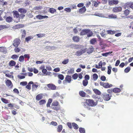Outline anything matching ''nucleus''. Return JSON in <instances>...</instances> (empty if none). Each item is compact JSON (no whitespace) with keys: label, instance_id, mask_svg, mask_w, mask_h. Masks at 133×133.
I'll list each match as a JSON object with an SVG mask.
<instances>
[{"label":"nucleus","instance_id":"nucleus-12","mask_svg":"<svg viewBox=\"0 0 133 133\" xmlns=\"http://www.w3.org/2000/svg\"><path fill=\"white\" fill-rule=\"evenodd\" d=\"M111 96L109 94H105L103 95V98L105 101H108L110 99Z\"/></svg>","mask_w":133,"mask_h":133},{"label":"nucleus","instance_id":"nucleus-45","mask_svg":"<svg viewBox=\"0 0 133 133\" xmlns=\"http://www.w3.org/2000/svg\"><path fill=\"white\" fill-rule=\"evenodd\" d=\"M45 34H37L36 35L38 36V38H41L45 36Z\"/></svg>","mask_w":133,"mask_h":133},{"label":"nucleus","instance_id":"nucleus-5","mask_svg":"<svg viewBox=\"0 0 133 133\" xmlns=\"http://www.w3.org/2000/svg\"><path fill=\"white\" fill-rule=\"evenodd\" d=\"M72 81L71 76L67 75L65 77V79L63 81V83L64 84H66L68 83H70Z\"/></svg>","mask_w":133,"mask_h":133},{"label":"nucleus","instance_id":"nucleus-41","mask_svg":"<svg viewBox=\"0 0 133 133\" xmlns=\"http://www.w3.org/2000/svg\"><path fill=\"white\" fill-rule=\"evenodd\" d=\"M96 42V38H93L90 40V43L92 44H94Z\"/></svg>","mask_w":133,"mask_h":133},{"label":"nucleus","instance_id":"nucleus-16","mask_svg":"<svg viewBox=\"0 0 133 133\" xmlns=\"http://www.w3.org/2000/svg\"><path fill=\"white\" fill-rule=\"evenodd\" d=\"M12 12L13 14L14 17L18 18L19 17V15L17 11H12Z\"/></svg>","mask_w":133,"mask_h":133},{"label":"nucleus","instance_id":"nucleus-26","mask_svg":"<svg viewBox=\"0 0 133 133\" xmlns=\"http://www.w3.org/2000/svg\"><path fill=\"white\" fill-rule=\"evenodd\" d=\"M12 20V18L11 16L7 17L5 19L6 21L8 23L11 22Z\"/></svg>","mask_w":133,"mask_h":133},{"label":"nucleus","instance_id":"nucleus-27","mask_svg":"<svg viewBox=\"0 0 133 133\" xmlns=\"http://www.w3.org/2000/svg\"><path fill=\"white\" fill-rule=\"evenodd\" d=\"M86 11V9L85 6L79 9V12L80 13H84Z\"/></svg>","mask_w":133,"mask_h":133},{"label":"nucleus","instance_id":"nucleus-4","mask_svg":"<svg viewBox=\"0 0 133 133\" xmlns=\"http://www.w3.org/2000/svg\"><path fill=\"white\" fill-rule=\"evenodd\" d=\"M100 84L101 86H103L105 88H110L112 87L113 86L111 84H109L108 82L104 83L101 82H100Z\"/></svg>","mask_w":133,"mask_h":133},{"label":"nucleus","instance_id":"nucleus-50","mask_svg":"<svg viewBox=\"0 0 133 133\" xmlns=\"http://www.w3.org/2000/svg\"><path fill=\"white\" fill-rule=\"evenodd\" d=\"M24 60V58L23 56L22 55L20 56L19 58V61L20 62H23Z\"/></svg>","mask_w":133,"mask_h":133},{"label":"nucleus","instance_id":"nucleus-32","mask_svg":"<svg viewBox=\"0 0 133 133\" xmlns=\"http://www.w3.org/2000/svg\"><path fill=\"white\" fill-rule=\"evenodd\" d=\"M52 102V99L51 98H49L48 100V102L46 104V106L47 107H50L51 103Z\"/></svg>","mask_w":133,"mask_h":133},{"label":"nucleus","instance_id":"nucleus-52","mask_svg":"<svg viewBox=\"0 0 133 133\" xmlns=\"http://www.w3.org/2000/svg\"><path fill=\"white\" fill-rule=\"evenodd\" d=\"M129 11L128 9L125 10L124 11V14L126 16H127L129 13Z\"/></svg>","mask_w":133,"mask_h":133},{"label":"nucleus","instance_id":"nucleus-7","mask_svg":"<svg viewBox=\"0 0 133 133\" xmlns=\"http://www.w3.org/2000/svg\"><path fill=\"white\" fill-rule=\"evenodd\" d=\"M71 46L72 48L77 49L83 48L84 47L83 45H81L73 44L71 45Z\"/></svg>","mask_w":133,"mask_h":133},{"label":"nucleus","instance_id":"nucleus-47","mask_svg":"<svg viewBox=\"0 0 133 133\" xmlns=\"http://www.w3.org/2000/svg\"><path fill=\"white\" fill-rule=\"evenodd\" d=\"M79 131L81 133H85V130L84 128H79Z\"/></svg>","mask_w":133,"mask_h":133},{"label":"nucleus","instance_id":"nucleus-6","mask_svg":"<svg viewBox=\"0 0 133 133\" xmlns=\"http://www.w3.org/2000/svg\"><path fill=\"white\" fill-rule=\"evenodd\" d=\"M87 48H85L83 49H81L80 50L77 51L75 54V55L77 56H80L86 51Z\"/></svg>","mask_w":133,"mask_h":133},{"label":"nucleus","instance_id":"nucleus-29","mask_svg":"<svg viewBox=\"0 0 133 133\" xmlns=\"http://www.w3.org/2000/svg\"><path fill=\"white\" fill-rule=\"evenodd\" d=\"M63 129V126L62 125H59L57 128V131L58 132H60Z\"/></svg>","mask_w":133,"mask_h":133},{"label":"nucleus","instance_id":"nucleus-42","mask_svg":"<svg viewBox=\"0 0 133 133\" xmlns=\"http://www.w3.org/2000/svg\"><path fill=\"white\" fill-rule=\"evenodd\" d=\"M78 77V74L77 73H75L72 76L73 79L74 80L77 79Z\"/></svg>","mask_w":133,"mask_h":133},{"label":"nucleus","instance_id":"nucleus-18","mask_svg":"<svg viewBox=\"0 0 133 133\" xmlns=\"http://www.w3.org/2000/svg\"><path fill=\"white\" fill-rule=\"evenodd\" d=\"M72 39L74 42H78L79 41L80 38L79 36H75L73 37Z\"/></svg>","mask_w":133,"mask_h":133},{"label":"nucleus","instance_id":"nucleus-49","mask_svg":"<svg viewBox=\"0 0 133 133\" xmlns=\"http://www.w3.org/2000/svg\"><path fill=\"white\" fill-rule=\"evenodd\" d=\"M131 69L130 68V67H128L126 68L124 70V71L125 72L127 73L129 72L130 70Z\"/></svg>","mask_w":133,"mask_h":133},{"label":"nucleus","instance_id":"nucleus-31","mask_svg":"<svg viewBox=\"0 0 133 133\" xmlns=\"http://www.w3.org/2000/svg\"><path fill=\"white\" fill-rule=\"evenodd\" d=\"M74 69L73 68H71L67 72L68 74L71 75L74 73Z\"/></svg>","mask_w":133,"mask_h":133},{"label":"nucleus","instance_id":"nucleus-56","mask_svg":"<svg viewBox=\"0 0 133 133\" xmlns=\"http://www.w3.org/2000/svg\"><path fill=\"white\" fill-rule=\"evenodd\" d=\"M103 81H105L106 80V78L104 76H102L100 78Z\"/></svg>","mask_w":133,"mask_h":133},{"label":"nucleus","instance_id":"nucleus-35","mask_svg":"<svg viewBox=\"0 0 133 133\" xmlns=\"http://www.w3.org/2000/svg\"><path fill=\"white\" fill-rule=\"evenodd\" d=\"M83 106L85 108H87L89 110H90V108L89 105H88V104L87 103V102H83Z\"/></svg>","mask_w":133,"mask_h":133},{"label":"nucleus","instance_id":"nucleus-11","mask_svg":"<svg viewBox=\"0 0 133 133\" xmlns=\"http://www.w3.org/2000/svg\"><path fill=\"white\" fill-rule=\"evenodd\" d=\"M5 84L7 86L10 88H12L13 86V84L11 81L9 79H7L6 81Z\"/></svg>","mask_w":133,"mask_h":133},{"label":"nucleus","instance_id":"nucleus-19","mask_svg":"<svg viewBox=\"0 0 133 133\" xmlns=\"http://www.w3.org/2000/svg\"><path fill=\"white\" fill-rule=\"evenodd\" d=\"M79 96L82 97H85L86 96V93L83 91H80L79 92Z\"/></svg>","mask_w":133,"mask_h":133},{"label":"nucleus","instance_id":"nucleus-24","mask_svg":"<svg viewBox=\"0 0 133 133\" xmlns=\"http://www.w3.org/2000/svg\"><path fill=\"white\" fill-rule=\"evenodd\" d=\"M19 12L21 13L25 14L26 12V10L24 9L21 8L18 10Z\"/></svg>","mask_w":133,"mask_h":133},{"label":"nucleus","instance_id":"nucleus-62","mask_svg":"<svg viewBox=\"0 0 133 133\" xmlns=\"http://www.w3.org/2000/svg\"><path fill=\"white\" fill-rule=\"evenodd\" d=\"M24 58H26L29 60L30 58V56L29 54H25L23 56Z\"/></svg>","mask_w":133,"mask_h":133},{"label":"nucleus","instance_id":"nucleus-43","mask_svg":"<svg viewBox=\"0 0 133 133\" xmlns=\"http://www.w3.org/2000/svg\"><path fill=\"white\" fill-rule=\"evenodd\" d=\"M57 77L58 79L61 80H63L64 79V76L62 74H59L58 75Z\"/></svg>","mask_w":133,"mask_h":133},{"label":"nucleus","instance_id":"nucleus-64","mask_svg":"<svg viewBox=\"0 0 133 133\" xmlns=\"http://www.w3.org/2000/svg\"><path fill=\"white\" fill-rule=\"evenodd\" d=\"M42 15H37L36 16V18L39 19H42Z\"/></svg>","mask_w":133,"mask_h":133},{"label":"nucleus","instance_id":"nucleus-14","mask_svg":"<svg viewBox=\"0 0 133 133\" xmlns=\"http://www.w3.org/2000/svg\"><path fill=\"white\" fill-rule=\"evenodd\" d=\"M119 31V30H108L106 31L108 34L111 35H113L116 33L118 32Z\"/></svg>","mask_w":133,"mask_h":133},{"label":"nucleus","instance_id":"nucleus-59","mask_svg":"<svg viewBox=\"0 0 133 133\" xmlns=\"http://www.w3.org/2000/svg\"><path fill=\"white\" fill-rule=\"evenodd\" d=\"M17 77L18 78L20 79H24L25 78V77L24 76H21L20 75H18Z\"/></svg>","mask_w":133,"mask_h":133},{"label":"nucleus","instance_id":"nucleus-39","mask_svg":"<svg viewBox=\"0 0 133 133\" xmlns=\"http://www.w3.org/2000/svg\"><path fill=\"white\" fill-rule=\"evenodd\" d=\"M72 125L74 128L75 129H77L78 128V126L75 123H72Z\"/></svg>","mask_w":133,"mask_h":133},{"label":"nucleus","instance_id":"nucleus-23","mask_svg":"<svg viewBox=\"0 0 133 133\" xmlns=\"http://www.w3.org/2000/svg\"><path fill=\"white\" fill-rule=\"evenodd\" d=\"M0 51L3 53H6V48L4 47H0Z\"/></svg>","mask_w":133,"mask_h":133},{"label":"nucleus","instance_id":"nucleus-15","mask_svg":"<svg viewBox=\"0 0 133 133\" xmlns=\"http://www.w3.org/2000/svg\"><path fill=\"white\" fill-rule=\"evenodd\" d=\"M43 95L42 94H40L37 95L36 96V99L37 101H39L43 98Z\"/></svg>","mask_w":133,"mask_h":133},{"label":"nucleus","instance_id":"nucleus-33","mask_svg":"<svg viewBox=\"0 0 133 133\" xmlns=\"http://www.w3.org/2000/svg\"><path fill=\"white\" fill-rule=\"evenodd\" d=\"M33 38V37L32 36H29L25 38V41L28 42L31 39H32Z\"/></svg>","mask_w":133,"mask_h":133},{"label":"nucleus","instance_id":"nucleus-21","mask_svg":"<svg viewBox=\"0 0 133 133\" xmlns=\"http://www.w3.org/2000/svg\"><path fill=\"white\" fill-rule=\"evenodd\" d=\"M112 91L115 93H119L121 92V90L120 88H115L113 89Z\"/></svg>","mask_w":133,"mask_h":133},{"label":"nucleus","instance_id":"nucleus-37","mask_svg":"<svg viewBox=\"0 0 133 133\" xmlns=\"http://www.w3.org/2000/svg\"><path fill=\"white\" fill-rule=\"evenodd\" d=\"M46 101L45 100L42 99L40 100L39 103L40 105H41L45 104L46 103Z\"/></svg>","mask_w":133,"mask_h":133},{"label":"nucleus","instance_id":"nucleus-22","mask_svg":"<svg viewBox=\"0 0 133 133\" xmlns=\"http://www.w3.org/2000/svg\"><path fill=\"white\" fill-rule=\"evenodd\" d=\"M132 3V2H127L125 3L124 6L128 8H131Z\"/></svg>","mask_w":133,"mask_h":133},{"label":"nucleus","instance_id":"nucleus-34","mask_svg":"<svg viewBox=\"0 0 133 133\" xmlns=\"http://www.w3.org/2000/svg\"><path fill=\"white\" fill-rule=\"evenodd\" d=\"M93 79L94 81L96 80L98 78V75L96 74H94L93 75Z\"/></svg>","mask_w":133,"mask_h":133},{"label":"nucleus","instance_id":"nucleus-20","mask_svg":"<svg viewBox=\"0 0 133 133\" xmlns=\"http://www.w3.org/2000/svg\"><path fill=\"white\" fill-rule=\"evenodd\" d=\"M16 64V62L13 60L11 61L9 63V65L10 67L14 66Z\"/></svg>","mask_w":133,"mask_h":133},{"label":"nucleus","instance_id":"nucleus-38","mask_svg":"<svg viewBox=\"0 0 133 133\" xmlns=\"http://www.w3.org/2000/svg\"><path fill=\"white\" fill-rule=\"evenodd\" d=\"M32 89L33 90H35L37 88L38 86V85L35 84H32Z\"/></svg>","mask_w":133,"mask_h":133},{"label":"nucleus","instance_id":"nucleus-17","mask_svg":"<svg viewBox=\"0 0 133 133\" xmlns=\"http://www.w3.org/2000/svg\"><path fill=\"white\" fill-rule=\"evenodd\" d=\"M94 49L92 46H91L87 49H86V52L88 54H90L92 52Z\"/></svg>","mask_w":133,"mask_h":133},{"label":"nucleus","instance_id":"nucleus-8","mask_svg":"<svg viewBox=\"0 0 133 133\" xmlns=\"http://www.w3.org/2000/svg\"><path fill=\"white\" fill-rule=\"evenodd\" d=\"M108 2L109 4L111 6L117 4L119 3L118 0H109Z\"/></svg>","mask_w":133,"mask_h":133},{"label":"nucleus","instance_id":"nucleus-51","mask_svg":"<svg viewBox=\"0 0 133 133\" xmlns=\"http://www.w3.org/2000/svg\"><path fill=\"white\" fill-rule=\"evenodd\" d=\"M26 35V31L25 30H24L22 31V38H24L25 36Z\"/></svg>","mask_w":133,"mask_h":133},{"label":"nucleus","instance_id":"nucleus-60","mask_svg":"<svg viewBox=\"0 0 133 133\" xmlns=\"http://www.w3.org/2000/svg\"><path fill=\"white\" fill-rule=\"evenodd\" d=\"M84 78H85V80H86L88 81L89 79L90 76L89 75H85Z\"/></svg>","mask_w":133,"mask_h":133},{"label":"nucleus","instance_id":"nucleus-48","mask_svg":"<svg viewBox=\"0 0 133 133\" xmlns=\"http://www.w3.org/2000/svg\"><path fill=\"white\" fill-rule=\"evenodd\" d=\"M108 16L110 18H117L116 15L113 14L109 15Z\"/></svg>","mask_w":133,"mask_h":133},{"label":"nucleus","instance_id":"nucleus-61","mask_svg":"<svg viewBox=\"0 0 133 133\" xmlns=\"http://www.w3.org/2000/svg\"><path fill=\"white\" fill-rule=\"evenodd\" d=\"M65 11H66L67 12H70L71 11V9L69 8H66L64 9Z\"/></svg>","mask_w":133,"mask_h":133},{"label":"nucleus","instance_id":"nucleus-44","mask_svg":"<svg viewBox=\"0 0 133 133\" xmlns=\"http://www.w3.org/2000/svg\"><path fill=\"white\" fill-rule=\"evenodd\" d=\"M99 41V45L102 47H103L104 45V44L103 42V39Z\"/></svg>","mask_w":133,"mask_h":133},{"label":"nucleus","instance_id":"nucleus-13","mask_svg":"<svg viewBox=\"0 0 133 133\" xmlns=\"http://www.w3.org/2000/svg\"><path fill=\"white\" fill-rule=\"evenodd\" d=\"M122 8L121 6L114 8L112 9L113 12H118L121 11Z\"/></svg>","mask_w":133,"mask_h":133},{"label":"nucleus","instance_id":"nucleus-10","mask_svg":"<svg viewBox=\"0 0 133 133\" xmlns=\"http://www.w3.org/2000/svg\"><path fill=\"white\" fill-rule=\"evenodd\" d=\"M47 87L49 89V90H55L56 89V86L52 84H47Z\"/></svg>","mask_w":133,"mask_h":133},{"label":"nucleus","instance_id":"nucleus-2","mask_svg":"<svg viewBox=\"0 0 133 133\" xmlns=\"http://www.w3.org/2000/svg\"><path fill=\"white\" fill-rule=\"evenodd\" d=\"M51 108L52 109L57 111L60 110V106L58 102L56 101L53 102L51 104Z\"/></svg>","mask_w":133,"mask_h":133},{"label":"nucleus","instance_id":"nucleus-54","mask_svg":"<svg viewBox=\"0 0 133 133\" xmlns=\"http://www.w3.org/2000/svg\"><path fill=\"white\" fill-rule=\"evenodd\" d=\"M69 59H67L64 60L62 62L63 64H65L68 63L69 62Z\"/></svg>","mask_w":133,"mask_h":133},{"label":"nucleus","instance_id":"nucleus-53","mask_svg":"<svg viewBox=\"0 0 133 133\" xmlns=\"http://www.w3.org/2000/svg\"><path fill=\"white\" fill-rule=\"evenodd\" d=\"M108 70L107 71L108 74L110 75L111 73V67L110 66H109L108 67Z\"/></svg>","mask_w":133,"mask_h":133},{"label":"nucleus","instance_id":"nucleus-36","mask_svg":"<svg viewBox=\"0 0 133 133\" xmlns=\"http://www.w3.org/2000/svg\"><path fill=\"white\" fill-rule=\"evenodd\" d=\"M49 12L51 14H54L56 12V10L53 8H50L49 9Z\"/></svg>","mask_w":133,"mask_h":133},{"label":"nucleus","instance_id":"nucleus-63","mask_svg":"<svg viewBox=\"0 0 133 133\" xmlns=\"http://www.w3.org/2000/svg\"><path fill=\"white\" fill-rule=\"evenodd\" d=\"M14 51L16 52H18L20 51V49L18 48L17 47L14 49Z\"/></svg>","mask_w":133,"mask_h":133},{"label":"nucleus","instance_id":"nucleus-55","mask_svg":"<svg viewBox=\"0 0 133 133\" xmlns=\"http://www.w3.org/2000/svg\"><path fill=\"white\" fill-rule=\"evenodd\" d=\"M18 57V56L16 55H14L12 56L11 58L13 59H15L17 58Z\"/></svg>","mask_w":133,"mask_h":133},{"label":"nucleus","instance_id":"nucleus-30","mask_svg":"<svg viewBox=\"0 0 133 133\" xmlns=\"http://www.w3.org/2000/svg\"><path fill=\"white\" fill-rule=\"evenodd\" d=\"M93 91H94L95 93L97 94L100 95L101 94V92L98 89H93Z\"/></svg>","mask_w":133,"mask_h":133},{"label":"nucleus","instance_id":"nucleus-3","mask_svg":"<svg viewBox=\"0 0 133 133\" xmlns=\"http://www.w3.org/2000/svg\"><path fill=\"white\" fill-rule=\"evenodd\" d=\"M86 102L87 103L88 105L91 107H95L97 104V102H95L92 99H89L86 100Z\"/></svg>","mask_w":133,"mask_h":133},{"label":"nucleus","instance_id":"nucleus-28","mask_svg":"<svg viewBox=\"0 0 133 133\" xmlns=\"http://www.w3.org/2000/svg\"><path fill=\"white\" fill-rule=\"evenodd\" d=\"M34 83L32 81L29 82L28 85H27L26 87V88L29 90H30L31 89V84H33Z\"/></svg>","mask_w":133,"mask_h":133},{"label":"nucleus","instance_id":"nucleus-57","mask_svg":"<svg viewBox=\"0 0 133 133\" xmlns=\"http://www.w3.org/2000/svg\"><path fill=\"white\" fill-rule=\"evenodd\" d=\"M67 125L70 129H71L72 128V127L71 123L68 122L67 123Z\"/></svg>","mask_w":133,"mask_h":133},{"label":"nucleus","instance_id":"nucleus-1","mask_svg":"<svg viewBox=\"0 0 133 133\" xmlns=\"http://www.w3.org/2000/svg\"><path fill=\"white\" fill-rule=\"evenodd\" d=\"M93 33L89 29H85L82 30L80 32L81 35H84L87 34L88 37L92 36L93 35Z\"/></svg>","mask_w":133,"mask_h":133},{"label":"nucleus","instance_id":"nucleus-9","mask_svg":"<svg viewBox=\"0 0 133 133\" xmlns=\"http://www.w3.org/2000/svg\"><path fill=\"white\" fill-rule=\"evenodd\" d=\"M20 40L19 38H16L14 41L13 45L15 47H17L20 42Z\"/></svg>","mask_w":133,"mask_h":133},{"label":"nucleus","instance_id":"nucleus-40","mask_svg":"<svg viewBox=\"0 0 133 133\" xmlns=\"http://www.w3.org/2000/svg\"><path fill=\"white\" fill-rule=\"evenodd\" d=\"M1 99L2 102L5 104H7L9 103V101L3 98H1Z\"/></svg>","mask_w":133,"mask_h":133},{"label":"nucleus","instance_id":"nucleus-46","mask_svg":"<svg viewBox=\"0 0 133 133\" xmlns=\"http://www.w3.org/2000/svg\"><path fill=\"white\" fill-rule=\"evenodd\" d=\"M88 83V81L86 80H84L83 81V84L84 86H86Z\"/></svg>","mask_w":133,"mask_h":133},{"label":"nucleus","instance_id":"nucleus-58","mask_svg":"<svg viewBox=\"0 0 133 133\" xmlns=\"http://www.w3.org/2000/svg\"><path fill=\"white\" fill-rule=\"evenodd\" d=\"M27 84V82H22L20 83V84L22 86H25Z\"/></svg>","mask_w":133,"mask_h":133},{"label":"nucleus","instance_id":"nucleus-25","mask_svg":"<svg viewBox=\"0 0 133 133\" xmlns=\"http://www.w3.org/2000/svg\"><path fill=\"white\" fill-rule=\"evenodd\" d=\"M10 27L9 25H0V30L5 29H7Z\"/></svg>","mask_w":133,"mask_h":133}]
</instances>
